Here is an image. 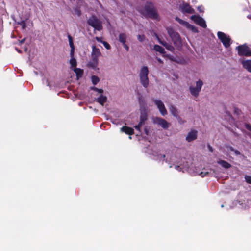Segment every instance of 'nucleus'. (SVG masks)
Instances as JSON below:
<instances>
[{
    "label": "nucleus",
    "instance_id": "nucleus-32",
    "mask_svg": "<svg viewBox=\"0 0 251 251\" xmlns=\"http://www.w3.org/2000/svg\"><path fill=\"white\" fill-rule=\"evenodd\" d=\"M102 43L106 49H107V50L110 49L111 46L108 42H107L106 41H103L102 42Z\"/></svg>",
    "mask_w": 251,
    "mask_h": 251
},
{
    "label": "nucleus",
    "instance_id": "nucleus-36",
    "mask_svg": "<svg viewBox=\"0 0 251 251\" xmlns=\"http://www.w3.org/2000/svg\"><path fill=\"white\" fill-rule=\"evenodd\" d=\"M142 126L143 125H142L141 124L138 123V124L137 125H136V126H134V128L138 130V131H141L140 129H141V126Z\"/></svg>",
    "mask_w": 251,
    "mask_h": 251
},
{
    "label": "nucleus",
    "instance_id": "nucleus-51",
    "mask_svg": "<svg viewBox=\"0 0 251 251\" xmlns=\"http://www.w3.org/2000/svg\"><path fill=\"white\" fill-rule=\"evenodd\" d=\"M162 158H164H164H165L166 156H165V155L163 154V155L162 156Z\"/></svg>",
    "mask_w": 251,
    "mask_h": 251
},
{
    "label": "nucleus",
    "instance_id": "nucleus-27",
    "mask_svg": "<svg viewBox=\"0 0 251 251\" xmlns=\"http://www.w3.org/2000/svg\"><path fill=\"white\" fill-rule=\"evenodd\" d=\"M68 38L69 40V43L71 49H75V46L73 43V40L72 37L70 35H68Z\"/></svg>",
    "mask_w": 251,
    "mask_h": 251
},
{
    "label": "nucleus",
    "instance_id": "nucleus-15",
    "mask_svg": "<svg viewBox=\"0 0 251 251\" xmlns=\"http://www.w3.org/2000/svg\"><path fill=\"white\" fill-rule=\"evenodd\" d=\"M182 11L183 12L189 14L193 13L195 12L194 9L188 3H185L183 4L182 8Z\"/></svg>",
    "mask_w": 251,
    "mask_h": 251
},
{
    "label": "nucleus",
    "instance_id": "nucleus-37",
    "mask_svg": "<svg viewBox=\"0 0 251 251\" xmlns=\"http://www.w3.org/2000/svg\"><path fill=\"white\" fill-rule=\"evenodd\" d=\"M74 52H75V49H71V50H70L71 58H75L74 57Z\"/></svg>",
    "mask_w": 251,
    "mask_h": 251
},
{
    "label": "nucleus",
    "instance_id": "nucleus-39",
    "mask_svg": "<svg viewBox=\"0 0 251 251\" xmlns=\"http://www.w3.org/2000/svg\"><path fill=\"white\" fill-rule=\"evenodd\" d=\"M122 45H123L124 48L127 51H128L129 50V48L128 46V45L126 44V43L125 44H123Z\"/></svg>",
    "mask_w": 251,
    "mask_h": 251
},
{
    "label": "nucleus",
    "instance_id": "nucleus-31",
    "mask_svg": "<svg viewBox=\"0 0 251 251\" xmlns=\"http://www.w3.org/2000/svg\"><path fill=\"white\" fill-rule=\"evenodd\" d=\"M245 179L247 183L251 184V176L245 175Z\"/></svg>",
    "mask_w": 251,
    "mask_h": 251
},
{
    "label": "nucleus",
    "instance_id": "nucleus-22",
    "mask_svg": "<svg viewBox=\"0 0 251 251\" xmlns=\"http://www.w3.org/2000/svg\"><path fill=\"white\" fill-rule=\"evenodd\" d=\"M244 67L251 73V60H246L243 62Z\"/></svg>",
    "mask_w": 251,
    "mask_h": 251
},
{
    "label": "nucleus",
    "instance_id": "nucleus-48",
    "mask_svg": "<svg viewBox=\"0 0 251 251\" xmlns=\"http://www.w3.org/2000/svg\"><path fill=\"white\" fill-rule=\"evenodd\" d=\"M16 50L19 53H22L21 50H20L19 49H18L17 48H15Z\"/></svg>",
    "mask_w": 251,
    "mask_h": 251
},
{
    "label": "nucleus",
    "instance_id": "nucleus-30",
    "mask_svg": "<svg viewBox=\"0 0 251 251\" xmlns=\"http://www.w3.org/2000/svg\"><path fill=\"white\" fill-rule=\"evenodd\" d=\"M91 90H94V91L98 92V93L100 94H102L103 92V90L102 89H99L95 87H91Z\"/></svg>",
    "mask_w": 251,
    "mask_h": 251
},
{
    "label": "nucleus",
    "instance_id": "nucleus-35",
    "mask_svg": "<svg viewBox=\"0 0 251 251\" xmlns=\"http://www.w3.org/2000/svg\"><path fill=\"white\" fill-rule=\"evenodd\" d=\"M245 126L247 130L251 132V125L246 123L245 124Z\"/></svg>",
    "mask_w": 251,
    "mask_h": 251
},
{
    "label": "nucleus",
    "instance_id": "nucleus-12",
    "mask_svg": "<svg viewBox=\"0 0 251 251\" xmlns=\"http://www.w3.org/2000/svg\"><path fill=\"white\" fill-rule=\"evenodd\" d=\"M92 54L93 56V60L97 62L98 58L101 55V52L100 49L96 48L95 45L92 46Z\"/></svg>",
    "mask_w": 251,
    "mask_h": 251
},
{
    "label": "nucleus",
    "instance_id": "nucleus-52",
    "mask_svg": "<svg viewBox=\"0 0 251 251\" xmlns=\"http://www.w3.org/2000/svg\"><path fill=\"white\" fill-rule=\"evenodd\" d=\"M198 9L200 12H201V10L200 7H198Z\"/></svg>",
    "mask_w": 251,
    "mask_h": 251
},
{
    "label": "nucleus",
    "instance_id": "nucleus-10",
    "mask_svg": "<svg viewBox=\"0 0 251 251\" xmlns=\"http://www.w3.org/2000/svg\"><path fill=\"white\" fill-rule=\"evenodd\" d=\"M154 103L157 107L159 110L160 114L162 116H165L167 114V111L164 106L163 103L160 100H154Z\"/></svg>",
    "mask_w": 251,
    "mask_h": 251
},
{
    "label": "nucleus",
    "instance_id": "nucleus-11",
    "mask_svg": "<svg viewBox=\"0 0 251 251\" xmlns=\"http://www.w3.org/2000/svg\"><path fill=\"white\" fill-rule=\"evenodd\" d=\"M175 20L176 21H177L180 24L185 26L187 28L192 29L194 32H198L197 29L196 28H195L194 26H193L191 24H190L188 22L180 19L178 17H176L175 18Z\"/></svg>",
    "mask_w": 251,
    "mask_h": 251
},
{
    "label": "nucleus",
    "instance_id": "nucleus-13",
    "mask_svg": "<svg viewBox=\"0 0 251 251\" xmlns=\"http://www.w3.org/2000/svg\"><path fill=\"white\" fill-rule=\"evenodd\" d=\"M198 131L196 130H191L188 132L186 140L188 142H192L197 138Z\"/></svg>",
    "mask_w": 251,
    "mask_h": 251
},
{
    "label": "nucleus",
    "instance_id": "nucleus-1",
    "mask_svg": "<svg viewBox=\"0 0 251 251\" xmlns=\"http://www.w3.org/2000/svg\"><path fill=\"white\" fill-rule=\"evenodd\" d=\"M140 13L146 18L159 21L160 18L156 9L151 2H147L144 8L140 11Z\"/></svg>",
    "mask_w": 251,
    "mask_h": 251
},
{
    "label": "nucleus",
    "instance_id": "nucleus-40",
    "mask_svg": "<svg viewBox=\"0 0 251 251\" xmlns=\"http://www.w3.org/2000/svg\"><path fill=\"white\" fill-rule=\"evenodd\" d=\"M234 152V153H235L236 155H240V151H239L238 150H235H235H234V152Z\"/></svg>",
    "mask_w": 251,
    "mask_h": 251
},
{
    "label": "nucleus",
    "instance_id": "nucleus-50",
    "mask_svg": "<svg viewBox=\"0 0 251 251\" xmlns=\"http://www.w3.org/2000/svg\"><path fill=\"white\" fill-rule=\"evenodd\" d=\"M47 85L50 86V83L48 80L47 81Z\"/></svg>",
    "mask_w": 251,
    "mask_h": 251
},
{
    "label": "nucleus",
    "instance_id": "nucleus-5",
    "mask_svg": "<svg viewBox=\"0 0 251 251\" xmlns=\"http://www.w3.org/2000/svg\"><path fill=\"white\" fill-rule=\"evenodd\" d=\"M239 56H251V49L246 44L239 45L236 47Z\"/></svg>",
    "mask_w": 251,
    "mask_h": 251
},
{
    "label": "nucleus",
    "instance_id": "nucleus-42",
    "mask_svg": "<svg viewBox=\"0 0 251 251\" xmlns=\"http://www.w3.org/2000/svg\"><path fill=\"white\" fill-rule=\"evenodd\" d=\"M156 60H157V61L159 63H161V64H162L163 63V62L162 61V60L159 58V57H156Z\"/></svg>",
    "mask_w": 251,
    "mask_h": 251
},
{
    "label": "nucleus",
    "instance_id": "nucleus-45",
    "mask_svg": "<svg viewBox=\"0 0 251 251\" xmlns=\"http://www.w3.org/2000/svg\"><path fill=\"white\" fill-rule=\"evenodd\" d=\"M25 38H24V39H22L21 40H20V41H19V43H20V45H22V44H23V43H24V42H25Z\"/></svg>",
    "mask_w": 251,
    "mask_h": 251
},
{
    "label": "nucleus",
    "instance_id": "nucleus-24",
    "mask_svg": "<svg viewBox=\"0 0 251 251\" xmlns=\"http://www.w3.org/2000/svg\"><path fill=\"white\" fill-rule=\"evenodd\" d=\"M154 50L161 54H164L165 53L164 49L162 47L158 45H155L154 46Z\"/></svg>",
    "mask_w": 251,
    "mask_h": 251
},
{
    "label": "nucleus",
    "instance_id": "nucleus-49",
    "mask_svg": "<svg viewBox=\"0 0 251 251\" xmlns=\"http://www.w3.org/2000/svg\"><path fill=\"white\" fill-rule=\"evenodd\" d=\"M175 168L176 169H178V168H179V166H176Z\"/></svg>",
    "mask_w": 251,
    "mask_h": 251
},
{
    "label": "nucleus",
    "instance_id": "nucleus-44",
    "mask_svg": "<svg viewBox=\"0 0 251 251\" xmlns=\"http://www.w3.org/2000/svg\"><path fill=\"white\" fill-rule=\"evenodd\" d=\"M208 148L210 152H212L213 151V148L210 145H208Z\"/></svg>",
    "mask_w": 251,
    "mask_h": 251
},
{
    "label": "nucleus",
    "instance_id": "nucleus-23",
    "mask_svg": "<svg viewBox=\"0 0 251 251\" xmlns=\"http://www.w3.org/2000/svg\"><path fill=\"white\" fill-rule=\"evenodd\" d=\"M147 120V115L146 113H141L140 116V121L139 124H141L142 125H143L145 121Z\"/></svg>",
    "mask_w": 251,
    "mask_h": 251
},
{
    "label": "nucleus",
    "instance_id": "nucleus-21",
    "mask_svg": "<svg viewBox=\"0 0 251 251\" xmlns=\"http://www.w3.org/2000/svg\"><path fill=\"white\" fill-rule=\"evenodd\" d=\"M127 36L125 33H120L119 35V41L122 44L126 43Z\"/></svg>",
    "mask_w": 251,
    "mask_h": 251
},
{
    "label": "nucleus",
    "instance_id": "nucleus-18",
    "mask_svg": "<svg viewBox=\"0 0 251 251\" xmlns=\"http://www.w3.org/2000/svg\"><path fill=\"white\" fill-rule=\"evenodd\" d=\"M74 72L75 73L77 79L82 77L83 75V70L80 68H75L74 70Z\"/></svg>",
    "mask_w": 251,
    "mask_h": 251
},
{
    "label": "nucleus",
    "instance_id": "nucleus-26",
    "mask_svg": "<svg viewBox=\"0 0 251 251\" xmlns=\"http://www.w3.org/2000/svg\"><path fill=\"white\" fill-rule=\"evenodd\" d=\"M18 25H20L22 27V29H23V30H25L27 27L26 23L25 20H22L20 22H18Z\"/></svg>",
    "mask_w": 251,
    "mask_h": 251
},
{
    "label": "nucleus",
    "instance_id": "nucleus-8",
    "mask_svg": "<svg viewBox=\"0 0 251 251\" xmlns=\"http://www.w3.org/2000/svg\"><path fill=\"white\" fill-rule=\"evenodd\" d=\"M152 122L154 124L159 125L161 127L165 129H168L169 127V123L165 119L159 117H155L152 118Z\"/></svg>",
    "mask_w": 251,
    "mask_h": 251
},
{
    "label": "nucleus",
    "instance_id": "nucleus-3",
    "mask_svg": "<svg viewBox=\"0 0 251 251\" xmlns=\"http://www.w3.org/2000/svg\"><path fill=\"white\" fill-rule=\"evenodd\" d=\"M88 24L95 30L100 31L102 28L101 22L95 16L92 15L87 20Z\"/></svg>",
    "mask_w": 251,
    "mask_h": 251
},
{
    "label": "nucleus",
    "instance_id": "nucleus-19",
    "mask_svg": "<svg viewBox=\"0 0 251 251\" xmlns=\"http://www.w3.org/2000/svg\"><path fill=\"white\" fill-rule=\"evenodd\" d=\"M159 42L164 46L166 49L168 50L172 51L174 50V48L171 45L167 43L165 41H161L159 39H158Z\"/></svg>",
    "mask_w": 251,
    "mask_h": 251
},
{
    "label": "nucleus",
    "instance_id": "nucleus-25",
    "mask_svg": "<svg viewBox=\"0 0 251 251\" xmlns=\"http://www.w3.org/2000/svg\"><path fill=\"white\" fill-rule=\"evenodd\" d=\"M91 81L93 85H95L100 81V79L98 76L96 75H92L91 76Z\"/></svg>",
    "mask_w": 251,
    "mask_h": 251
},
{
    "label": "nucleus",
    "instance_id": "nucleus-28",
    "mask_svg": "<svg viewBox=\"0 0 251 251\" xmlns=\"http://www.w3.org/2000/svg\"><path fill=\"white\" fill-rule=\"evenodd\" d=\"M69 62L71 67H76L77 65V62L75 58H71Z\"/></svg>",
    "mask_w": 251,
    "mask_h": 251
},
{
    "label": "nucleus",
    "instance_id": "nucleus-29",
    "mask_svg": "<svg viewBox=\"0 0 251 251\" xmlns=\"http://www.w3.org/2000/svg\"><path fill=\"white\" fill-rule=\"evenodd\" d=\"M177 122L179 124L182 125L186 122V121L182 119V118L178 115L176 117Z\"/></svg>",
    "mask_w": 251,
    "mask_h": 251
},
{
    "label": "nucleus",
    "instance_id": "nucleus-17",
    "mask_svg": "<svg viewBox=\"0 0 251 251\" xmlns=\"http://www.w3.org/2000/svg\"><path fill=\"white\" fill-rule=\"evenodd\" d=\"M169 110L171 114L175 117H176L179 115L177 109L174 105H171L169 106Z\"/></svg>",
    "mask_w": 251,
    "mask_h": 251
},
{
    "label": "nucleus",
    "instance_id": "nucleus-34",
    "mask_svg": "<svg viewBox=\"0 0 251 251\" xmlns=\"http://www.w3.org/2000/svg\"><path fill=\"white\" fill-rule=\"evenodd\" d=\"M139 102L140 105H143L145 104V100L142 96H140L139 98Z\"/></svg>",
    "mask_w": 251,
    "mask_h": 251
},
{
    "label": "nucleus",
    "instance_id": "nucleus-16",
    "mask_svg": "<svg viewBox=\"0 0 251 251\" xmlns=\"http://www.w3.org/2000/svg\"><path fill=\"white\" fill-rule=\"evenodd\" d=\"M107 100V97L100 95L98 98L96 99V101L99 102L100 105L103 106L105 102H106Z\"/></svg>",
    "mask_w": 251,
    "mask_h": 251
},
{
    "label": "nucleus",
    "instance_id": "nucleus-6",
    "mask_svg": "<svg viewBox=\"0 0 251 251\" xmlns=\"http://www.w3.org/2000/svg\"><path fill=\"white\" fill-rule=\"evenodd\" d=\"M217 36L225 48H227L230 47L231 44V39L229 36L226 35L224 32L218 31Z\"/></svg>",
    "mask_w": 251,
    "mask_h": 251
},
{
    "label": "nucleus",
    "instance_id": "nucleus-46",
    "mask_svg": "<svg viewBox=\"0 0 251 251\" xmlns=\"http://www.w3.org/2000/svg\"><path fill=\"white\" fill-rule=\"evenodd\" d=\"M144 132H145V134H146V135H148V134H149V131H148V130L147 129V128H145L144 129Z\"/></svg>",
    "mask_w": 251,
    "mask_h": 251
},
{
    "label": "nucleus",
    "instance_id": "nucleus-47",
    "mask_svg": "<svg viewBox=\"0 0 251 251\" xmlns=\"http://www.w3.org/2000/svg\"><path fill=\"white\" fill-rule=\"evenodd\" d=\"M203 172H201V175H202V177H203L204 176H205L207 174H208V172H206V173H204V175H203Z\"/></svg>",
    "mask_w": 251,
    "mask_h": 251
},
{
    "label": "nucleus",
    "instance_id": "nucleus-14",
    "mask_svg": "<svg viewBox=\"0 0 251 251\" xmlns=\"http://www.w3.org/2000/svg\"><path fill=\"white\" fill-rule=\"evenodd\" d=\"M121 131L125 133L126 134L128 135H132L134 133V131L133 128L132 127H130L126 126H123L121 128Z\"/></svg>",
    "mask_w": 251,
    "mask_h": 251
},
{
    "label": "nucleus",
    "instance_id": "nucleus-7",
    "mask_svg": "<svg viewBox=\"0 0 251 251\" xmlns=\"http://www.w3.org/2000/svg\"><path fill=\"white\" fill-rule=\"evenodd\" d=\"M203 83L202 80H199L196 82V87L190 86L189 90L191 94L197 98L199 96Z\"/></svg>",
    "mask_w": 251,
    "mask_h": 251
},
{
    "label": "nucleus",
    "instance_id": "nucleus-38",
    "mask_svg": "<svg viewBox=\"0 0 251 251\" xmlns=\"http://www.w3.org/2000/svg\"><path fill=\"white\" fill-rule=\"evenodd\" d=\"M75 13L78 16H80L81 15V11L78 9V8H75Z\"/></svg>",
    "mask_w": 251,
    "mask_h": 251
},
{
    "label": "nucleus",
    "instance_id": "nucleus-33",
    "mask_svg": "<svg viewBox=\"0 0 251 251\" xmlns=\"http://www.w3.org/2000/svg\"><path fill=\"white\" fill-rule=\"evenodd\" d=\"M145 39V36L144 35H138V40L140 41V42H143L144 41Z\"/></svg>",
    "mask_w": 251,
    "mask_h": 251
},
{
    "label": "nucleus",
    "instance_id": "nucleus-41",
    "mask_svg": "<svg viewBox=\"0 0 251 251\" xmlns=\"http://www.w3.org/2000/svg\"><path fill=\"white\" fill-rule=\"evenodd\" d=\"M96 40L97 41H98L99 42H100V43H102L103 42V41H102V40H101V38H100V37H96Z\"/></svg>",
    "mask_w": 251,
    "mask_h": 251
},
{
    "label": "nucleus",
    "instance_id": "nucleus-43",
    "mask_svg": "<svg viewBox=\"0 0 251 251\" xmlns=\"http://www.w3.org/2000/svg\"><path fill=\"white\" fill-rule=\"evenodd\" d=\"M227 148L229 149V150L231 151L234 152L235 149H234V148L233 147H232V146H228V147H227Z\"/></svg>",
    "mask_w": 251,
    "mask_h": 251
},
{
    "label": "nucleus",
    "instance_id": "nucleus-2",
    "mask_svg": "<svg viewBox=\"0 0 251 251\" xmlns=\"http://www.w3.org/2000/svg\"><path fill=\"white\" fill-rule=\"evenodd\" d=\"M149 71L147 66H143L140 70L139 77L142 85L147 88L149 85V79L148 75Z\"/></svg>",
    "mask_w": 251,
    "mask_h": 251
},
{
    "label": "nucleus",
    "instance_id": "nucleus-9",
    "mask_svg": "<svg viewBox=\"0 0 251 251\" xmlns=\"http://www.w3.org/2000/svg\"><path fill=\"white\" fill-rule=\"evenodd\" d=\"M190 19L193 20L195 23L200 25V26L205 28L207 25L205 20L199 15H192Z\"/></svg>",
    "mask_w": 251,
    "mask_h": 251
},
{
    "label": "nucleus",
    "instance_id": "nucleus-4",
    "mask_svg": "<svg viewBox=\"0 0 251 251\" xmlns=\"http://www.w3.org/2000/svg\"><path fill=\"white\" fill-rule=\"evenodd\" d=\"M166 30L175 46H177L181 44V39L178 32L172 27H167Z\"/></svg>",
    "mask_w": 251,
    "mask_h": 251
},
{
    "label": "nucleus",
    "instance_id": "nucleus-20",
    "mask_svg": "<svg viewBox=\"0 0 251 251\" xmlns=\"http://www.w3.org/2000/svg\"><path fill=\"white\" fill-rule=\"evenodd\" d=\"M218 163L226 169H228L231 167V165L225 160H219L218 161Z\"/></svg>",
    "mask_w": 251,
    "mask_h": 251
},
{
    "label": "nucleus",
    "instance_id": "nucleus-53",
    "mask_svg": "<svg viewBox=\"0 0 251 251\" xmlns=\"http://www.w3.org/2000/svg\"><path fill=\"white\" fill-rule=\"evenodd\" d=\"M238 110V108H235V112H236V111H237V110Z\"/></svg>",
    "mask_w": 251,
    "mask_h": 251
}]
</instances>
